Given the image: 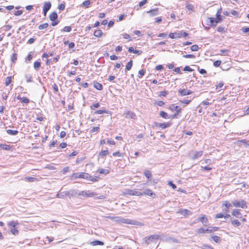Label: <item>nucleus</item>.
<instances>
[{"label": "nucleus", "instance_id": "c756f323", "mask_svg": "<svg viewBox=\"0 0 249 249\" xmlns=\"http://www.w3.org/2000/svg\"><path fill=\"white\" fill-rule=\"evenodd\" d=\"M132 64H133V61L132 60H130V61H129L126 66H125V70L126 71H129L131 70V68H132Z\"/></svg>", "mask_w": 249, "mask_h": 249}, {"label": "nucleus", "instance_id": "a19ab883", "mask_svg": "<svg viewBox=\"0 0 249 249\" xmlns=\"http://www.w3.org/2000/svg\"><path fill=\"white\" fill-rule=\"evenodd\" d=\"M17 60V54L16 53H13L11 57V60L13 62L15 63Z\"/></svg>", "mask_w": 249, "mask_h": 249}, {"label": "nucleus", "instance_id": "c03bdc74", "mask_svg": "<svg viewBox=\"0 0 249 249\" xmlns=\"http://www.w3.org/2000/svg\"><path fill=\"white\" fill-rule=\"evenodd\" d=\"M232 225L235 226H239L241 224V223L238 220H233L231 221Z\"/></svg>", "mask_w": 249, "mask_h": 249}, {"label": "nucleus", "instance_id": "4d7b16f0", "mask_svg": "<svg viewBox=\"0 0 249 249\" xmlns=\"http://www.w3.org/2000/svg\"><path fill=\"white\" fill-rule=\"evenodd\" d=\"M32 52H30L28 53L26 58V60L27 61H30L32 58H33V55H32L31 54Z\"/></svg>", "mask_w": 249, "mask_h": 249}, {"label": "nucleus", "instance_id": "a878e982", "mask_svg": "<svg viewBox=\"0 0 249 249\" xmlns=\"http://www.w3.org/2000/svg\"><path fill=\"white\" fill-rule=\"evenodd\" d=\"M211 239L216 243H219L221 241V238L216 235H212Z\"/></svg>", "mask_w": 249, "mask_h": 249}, {"label": "nucleus", "instance_id": "9d476101", "mask_svg": "<svg viewBox=\"0 0 249 249\" xmlns=\"http://www.w3.org/2000/svg\"><path fill=\"white\" fill-rule=\"evenodd\" d=\"M169 36L171 38H178L181 37V33L180 32V31H178L175 33H171L169 35Z\"/></svg>", "mask_w": 249, "mask_h": 249}, {"label": "nucleus", "instance_id": "c85d7f7f", "mask_svg": "<svg viewBox=\"0 0 249 249\" xmlns=\"http://www.w3.org/2000/svg\"><path fill=\"white\" fill-rule=\"evenodd\" d=\"M40 66H41L40 62H39L38 61H36L35 62V63L34 64V68L37 71L38 70V69L40 67Z\"/></svg>", "mask_w": 249, "mask_h": 249}, {"label": "nucleus", "instance_id": "412c9836", "mask_svg": "<svg viewBox=\"0 0 249 249\" xmlns=\"http://www.w3.org/2000/svg\"><path fill=\"white\" fill-rule=\"evenodd\" d=\"M198 220L200 221L202 223L205 224H207L208 222V218L205 216V215H203L202 217H200L198 218Z\"/></svg>", "mask_w": 249, "mask_h": 249}, {"label": "nucleus", "instance_id": "6e6d98bb", "mask_svg": "<svg viewBox=\"0 0 249 249\" xmlns=\"http://www.w3.org/2000/svg\"><path fill=\"white\" fill-rule=\"evenodd\" d=\"M21 101L22 103L28 104L30 102V100L26 97H24L22 98Z\"/></svg>", "mask_w": 249, "mask_h": 249}, {"label": "nucleus", "instance_id": "39448f33", "mask_svg": "<svg viewBox=\"0 0 249 249\" xmlns=\"http://www.w3.org/2000/svg\"><path fill=\"white\" fill-rule=\"evenodd\" d=\"M96 193L91 191H82L78 193L79 196H82L83 197H94L96 196Z\"/></svg>", "mask_w": 249, "mask_h": 249}, {"label": "nucleus", "instance_id": "4be33fe9", "mask_svg": "<svg viewBox=\"0 0 249 249\" xmlns=\"http://www.w3.org/2000/svg\"><path fill=\"white\" fill-rule=\"evenodd\" d=\"M90 245H91L92 246H97V245L103 246L104 245V243L102 241H100L99 240H95V241L91 242Z\"/></svg>", "mask_w": 249, "mask_h": 249}, {"label": "nucleus", "instance_id": "f8f14e48", "mask_svg": "<svg viewBox=\"0 0 249 249\" xmlns=\"http://www.w3.org/2000/svg\"><path fill=\"white\" fill-rule=\"evenodd\" d=\"M156 126L160 127L162 129L166 128L171 125L170 123H155Z\"/></svg>", "mask_w": 249, "mask_h": 249}, {"label": "nucleus", "instance_id": "6e6552de", "mask_svg": "<svg viewBox=\"0 0 249 249\" xmlns=\"http://www.w3.org/2000/svg\"><path fill=\"white\" fill-rule=\"evenodd\" d=\"M52 4L49 1L44 2L43 6V12L44 16H46L47 12L50 9Z\"/></svg>", "mask_w": 249, "mask_h": 249}, {"label": "nucleus", "instance_id": "f704fd0d", "mask_svg": "<svg viewBox=\"0 0 249 249\" xmlns=\"http://www.w3.org/2000/svg\"><path fill=\"white\" fill-rule=\"evenodd\" d=\"M186 8L189 11L192 12L194 11V6L192 4H187L185 6Z\"/></svg>", "mask_w": 249, "mask_h": 249}, {"label": "nucleus", "instance_id": "79ce46f5", "mask_svg": "<svg viewBox=\"0 0 249 249\" xmlns=\"http://www.w3.org/2000/svg\"><path fill=\"white\" fill-rule=\"evenodd\" d=\"M10 231L14 235H17L18 234V231L16 228V227L12 228Z\"/></svg>", "mask_w": 249, "mask_h": 249}, {"label": "nucleus", "instance_id": "e433bc0d", "mask_svg": "<svg viewBox=\"0 0 249 249\" xmlns=\"http://www.w3.org/2000/svg\"><path fill=\"white\" fill-rule=\"evenodd\" d=\"M49 26V24L48 23H43V24H40L39 26H38V29L39 30H43L44 29H46L48 28V27Z\"/></svg>", "mask_w": 249, "mask_h": 249}, {"label": "nucleus", "instance_id": "423d86ee", "mask_svg": "<svg viewBox=\"0 0 249 249\" xmlns=\"http://www.w3.org/2000/svg\"><path fill=\"white\" fill-rule=\"evenodd\" d=\"M159 238V235L154 234L146 236L143 239V240L147 245H149L151 242H152L155 240H158Z\"/></svg>", "mask_w": 249, "mask_h": 249}, {"label": "nucleus", "instance_id": "bb28decb", "mask_svg": "<svg viewBox=\"0 0 249 249\" xmlns=\"http://www.w3.org/2000/svg\"><path fill=\"white\" fill-rule=\"evenodd\" d=\"M107 113L108 111L106 109H99L94 112L93 114H101L103 113Z\"/></svg>", "mask_w": 249, "mask_h": 249}, {"label": "nucleus", "instance_id": "20e7f679", "mask_svg": "<svg viewBox=\"0 0 249 249\" xmlns=\"http://www.w3.org/2000/svg\"><path fill=\"white\" fill-rule=\"evenodd\" d=\"M79 178L86 179L87 180H91L93 182H95L97 181V179L92 178L89 174L84 172L80 173L79 176H78Z\"/></svg>", "mask_w": 249, "mask_h": 249}, {"label": "nucleus", "instance_id": "5701e85b", "mask_svg": "<svg viewBox=\"0 0 249 249\" xmlns=\"http://www.w3.org/2000/svg\"><path fill=\"white\" fill-rule=\"evenodd\" d=\"M215 23H220L222 20V16L219 14V12H217L216 14Z\"/></svg>", "mask_w": 249, "mask_h": 249}, {"label": "nucleus", "instance_id": "58836bf2", "mask_svg": "<svg viewBox=\"0 0 249 249\" xmlns=\"http://www.w3.org/2000/svg\"><path fill=\"white\" fill-rule=\"evenodd\" d=\"M25 78L26 79V81L27 83L32 82V76L30 74H25Z\"/></svg>", "mask_w": 249, "mask_h": 249}, {"label": "nucleus", "instance_id": "5fc2aeb1", "mask_svg": "<svg viewBox=\"0 0 249 249\" xmlns=\"http://www.w3.org/2000/svg\"><path fill=\"white\" fill-rule=\"evenodd\" d=\"M179 102L182 104H185L186 105H188L191 102V100H180Z\"/></svg>", "mask_w": 249, "mask_h": 249}, {"label": "nucleus", "instance_id": "8fccbe9b", "mask_svg": "<svg viewBox=\"0 0 249 249\" xmlns=\"http://www.w3.org/2000/svg\"><path fill=\"white\" fill-rule=\"evenodd\" d=\"M198 46L197 45H193L191 46V49L192 51H197L198 50Z\"/></svg>", "mask_w": 249, "mask_h": 249}, {"label": "nucleus", "instance_id": "72a5a7b5", "mask_svg": "<svg viewBox=\"0 0 249 249\" xmlns=\"http://www.w3.org/2000/svg\"><path fill=\"white\" fill-rule=\"evenodd\" d=\"M196 232L198 234L207 233V231H206V229H205L203 228H200L198 229L196 231Z\"/></svg>", "mask_w": 249, "mask_h": 249}, {"label": "nucleus", "instance_id": "aec40b11", "mask_svg": "<svg viewBox=\"0 0 249 249\" xmlns=\"http://www.w3.org/2000/svg\"><path fill=\"white\" fill-rule=\"evenodd\" d=\"M232 215L235 216L237 218H240L241 217V213L237 209H235L233 211L232 213Z\"/></svg>", "mask_w": 249, "mask_h": 249}, {"label": "nucleus", "instance_id": "473e14b6", "mask_svg": "<svg viewBox=\"0 0 249 249\" xmlns=\"http://www.w3.org/2000/svg\"><path fill=\"white\" fill-rule=\"evenodd\" d=\"M98 172H99L100 174H107L109 173V170L107 169H99L97 171Z\"/></svg>", "mask_w": 249, "mask_h": 249}, {"label": "nucleus", "instance_id": "6ab92c4d", "mask_svg": "<svg viewBox=\"0 0 249 249\" xmlns=\"http://www.w3.org/2000/svg\"><path fill=\"white\" fill-rule=\"evenodd\" d=\"M18 225V221H11L7 223V225L9 227H12V228H15Z\"/></svg>", "mask_w": 249, "mask_h": 249}, {"label": "nucleus", "instance_id": "864d4df0", "mask_svg": "<svg viewBox=\"0 0 249 249\" xmlns=\"http://www.w3.org/2000/svg\"><path fill=\"white\" fill-rule=\"evenodd\" d=\"M220 51L221 52L220 54L225 56L228 55L227 53L229 52L228 50H221Z\"/></svg>", "mask_w": 249, "mask_h": 249}, {"label": "nucleus", "instance_id": "37998d69", "mask_svg": "<svg viewBox=\"0 0 249 249\" xmlns=\"http://www.w3.org/2000/svg\"><path fill=\"white\" fill-rule=\"evenodd\" d=\"M99 107L100 104L99 103H96L92 105L90 107L91 110H94L95 108Z\"/></svg>", "mask_w": 249, "mask_h": 249}, {"label": "nucleus", "instance_id": "f03ea898", "mask_svg": "<svg viewBox=\"0 0 249 249\" xmlns=\"http://www.w3.org/2000/svg\"><path fill=\"white\" fill-rule=\"evenodd\" d=\"M114 221L119 224L124 223L139 226H143V224L140 222L128 218H124L122 217H115L114 218Z\"/></svg>", "mask_w": 249, "mask_h": 249}, {"label": "nucleus", "instance_id": "0e129e2a", "mask_svg": "<svg viewBox=\"0 0 249 249\" xmlns=\"http://www.w3.org/2000/svg\"><path fill=\"white\" fill-rule=\"evenodd\" d=\"M231 14L233 16H235L236 17H237L239 15V13L237 11H235V10H231Z\"/></svg>", "mask_w": 249, "mask_h": 249}, {"label": "nucleus", "instance_id": "f3484780", "mask_svg": "<svg viewBox=\"0 0 249 249\" xmlns=\"http://www.w3.org/2000/svg\"><path fill=\"white\" fill-rule=\"evenodd\" d=\"M148 13L150 14V16L151 17L155 16L158 15V8H155L153 10H151L148 12Z\"/></svg>", "mask_w": 249, "mask_h": 249}, {"label": "nucleus", "instance_id": "2eb2a0df", "mask_svg": "<svg viewBox=\"0 0 249 249\" xmlns=\"http://www.w3.org/2000/svg\"><path fill=\"white\" fill-rule=\"evenodd\" d=\"M126 114L125 117L126 118H129L133 119H136V116L135 114L131 111H128L126 113H125Z\"/></svg>", "mask_w": 249, "mask_h": 249}, {"label": "nucleus", "instance_id": "cd10ccee", "mask_svg": "<svg viewBox=\"0 0 249 249\" xmlns=\"http://www.w3.org/2000/svg\"><path fill=\"white\" fill-rule=\"evenodd\" d=\"M94 87L98 90H101L103 89V86L101 84L96 82L94 83Z\"/></svg>", "mask_w": 249, "mask_h": 249}, {"label": "nucleus", "instance_id": "338daca9", "mask_svg": "<svg viewBox=\"0 0 249 249\" xmlns=\"http://www.w3.org/2000/svg\"><path fill=\"white\" fill-rule=\"evenodd\" d=\"M184 71H192L193 69H192L189 66H186L184 68Z\"/></svg>", "mask_w": 249, "mask_h": 249}, {"label": "nucleus", "instance_id": "774afa93", "mask_svg": "<svg viewBox=\"0 0 249 249\" xmlns=\"http://www.w3.org/2000/svg\"><path fill=\"white\" fill-rule=\"evenodd\" d=\"M243 33H247L249 32V27L243 28L242 29Z\"/></svg>", "mask_w": 249, "mask_h": 249}, {"label": "nucleus", "instance_id": "7c9ffc66", "mask_svg": "<svg viewBox=\"0 0 249 249\" xmlns=\"http://www.w3.org/2000/svg\"><path fill=\"white\" fill-rule=\"evenodd\" d=\"M25 179L28 182H34L37 180V179L36 178L31 177H25Z\"/></svg>", "mask_w": 249, "mask_h": 249}, {"label": "nucleus", "instance_id": "393cba45", "mask_svg": "<svg viewBox=\"0 0 249 249\" xmlns=\"http://www.w3.org/2000/svg\"><path fill=\"white\" fill-rule=\"evenodd\" d=\"M103 35V32L101 30H97L94 33V36L96 37H101Z\"/></svg>", "mask_w": 249, "mask_h": 249}, {"label": "nucleus", "instance_id": "9b49d317", "mask_svg": "<svg viewBox=\"0 0 249 249\" xmlns=\"http://www.w3.org/2000/svg\"><path fill=\"white\" fill-rule=\"evenodd\" d=\"M142 195H147L152 197V198H155L156 196V194L153 193L150 189H146L143 193H142Z\"/></svg>", "mask_w": 249, "mask_h": 249}, {"label": "nucleus", "instance_id": "4c0bfd02", "mask_svg": "<svg viewBox=\"0 0 249 249\" xmlns=\"http://www.w3.org/2000/svg\"><path fill=\"white\" fill-rule=\"evenodd\" d=\"M144 175L147 178L149 179L152 177L151 172L149 170H146L144 172Z\"/></svg>", "mask_w": 249, "mask_h": 249}, {"label": "nucleus", "instance_id": "a18cd8bd", "mask_svg": "<svg viewBox=\"0 0 249 249\" xmlns=\"http://www.w3.org/2000/svg\"><path fill=\"white\" fill-rule=\"evenodd\" d=\"M223 206L226 207L227 209H229L232 207L231 204H230L228 201H225L224 202L223 204Z\"/></svg>", "mask_w": 249, "mask_h": 249}, {"label": "nucleus", "instance_id": "052dcab7", "mask_svg": "<svg viewBox=\"0 0 249 249\" xmlns=\"http://www.w3.org/2000/svg\"><path fill=\"white\" fill-rule=\"evenodd\" d=\"M99 130V127L96 126V127H93L92 129L90 130L91 133H93L94 132H98Z\"/></svg>", "mask_w": 249, "mask_h": 249}, {"label": "nucleus", "instance_id": "13d9d810", "mask_svg": "<svg viewBox=\"0 0 249 249\" xmlns=\"http://www.w3.org/2000/svg\"><path fill=\"white\" fill-rule=\"evenodd\" d=\"M144 73H145V71L143 70H140L139 71V78L142 77L144 75Z\"/></svg>", "mask_w": 249, "mask_h": 249}, {"label": "nucleus", "instance_id": "7ed1b4c3", "mask_svg": "<svg viewBox=\"0 0 249 249\" xmlns=\"http://www.w3.org/2000/svg\"><path fill=\"white\" fill-rule=\"evenodd\" d=\"M232 204L235 207H240L242 209H246L248 207L246 201L243 199H241L239 201L234 200L232 201Z\"/></svg>", "mask_w": 249, "mask_h": 249}, {"label": "nucleus", "instance_id": "a211bd4d", "mask_svg": "<svg viewBox=\"0 0 249 249\" xmlns=\"http://www.w3.org/2000/svg\"><path fill=\"white\" fill-rule=\"evenodd\" d=\"M57 18L58 15L55 12H53L49 16L50 20H55V19H57Z\"/></svg>", "mask_w": 249, "mask_h": 249}, {"label": "nucleus", "instance_id": "49530a36", "mask_svg": "<svg viewBox=\"0 0 249 249\" xmlns=\"http://www.w3.org/2000/svg\"><path fill=\"white\" fill-rule=\"evenodd\" d=\"M90 4V1L89 0H86L82 3V5L86 7H88Z\"/></svg>", "mask_w": 249, "mask_h": 249}, {"label": "nucleus", "instance_id": "09e8293b", "mask_svg": "<svg viewBox=\"0 0 249 249\" xmlns=\"http://www.w3.org/2000/svg\"><path fill=\"white\" fill-rule=\"evenodd\" d=\"M210 21L212 24V26H215L216 23H215V19L213 18H210Z\"/></svg>", "mask_w": 249, "mask_h": 249}, {"label": "nucleus", "instance_id": "dca6fc26", "mask_svg": "<svg viewBox=\"0 0 249 249\" xmlns=\"http://www.w3.org/2000/svg\"><path fill=\"white\" fill-rule=\"evenodd\" d=\"M218 229L219 228L216 227H209L206 231H207V233H212L217 231Z\"/></svg>", "mask_w": 249, "mask_h": 249}, {"label": "nucleus", "instance_id": "0eeeda50", "mask_svg": "<svg viewBox=\"0 0 249 249\" xmlns=\"http://www.w3.org/2000/svg\"><path fill=\"white\" fill-rule=\"evenodd\" d=\"M192 155H191V159L192 160H196L198 158L201 157L203 154V151L202 150L200 151H194L192 152Z\"/></svg>", "mask_w": 249, "mask_h": 249}, {"label": "nucleus", "instance_id": "603ef678", "mask_svg": "<svg viewBox=\"0 0 249 249\" xmlns=\"http://www.w3.org/2000/svg\"><path fill=\"white\" fill-rule=\"evenodd\" d=\"M221 63V61L220 60H216L213 62V66L215 67H219Z\"/></svg>", "mask_w": 249, "mask_h": 249}, {"label": "nucleus", "instance_id": "f257e3e1", "mask_svg": "<svg viewBox=\"0 0 249 249\" xmlns=\"http://www.w3.org/2000/svg\"><path fill=\"white\" fill-rule=\"evenodd\" d=\"M169 108L172 111H176V113L174 115L170 116L164 111H161L160 113V116L164 119H173L174 118H177L178 114L181 111V108L179 106H176L175 104H172L170 105Z\"/></svg>", "mask_w": 249, "mask_h": 249}, {"label": "nucleus", "instance_id": "bf43d9fd", "mask_svg": "<svg viewBox=\"0 0 249 249\" xmlns=\"http://www.w3.org/2000/svg\"><path fill=\"white\" fill-rule=\"evenodd\" d=\"M68 192H71L70 195L68 196L69 197H71V196H73L76 195V192L73 190H71Z\"/></svg>", "mask_w": 249, "mask_h": 249}, {"label": "nucleus", "instance_id": "3c124183", "mask_svg": "<svg viewBox=\"0 0 249 249\" xmlns=\"http://www.w3.org/2000/svg\"><path fill=\"white\" fill-rule=\"evenodd\" d=\"M183 57L186 58H194L196 57L195 55L194 54H185L183 55Z\"/></svg>", "mask_w": 249, "mask_h": 249}, {"label": "nucleus", "instance_id": "1a4fd4ad", "mask_svg": "<svg viewBox=\"0 0 249 249\" xmlns=\"http://www.w3.org/2000/svg\"><path fill=\"white\" fill-rule=\"evenodd\" d=\"M192 92V91L187 89H179L178 90V95L181 96L190 95Z\"/></svg>", "mask_w": 249, "mask_h": 249}, {"label": "nucleus", "instance_id": "b1692460", "mask_svg": "<svg viewBox=\"0 0 249 249\" xmlns=\"http://www.w3.org/2000/svg\"><path fill=\"white\" fill-rule=\"evenodd\" d=\"M6 132L9 135L13 136L17 135L18 133V130H13L11 129L7 130Z\"/></svg>", "mask_w": 249, "mask_h": 249}, {"label": "nucleus", "instance_id": "de8ad7c7", "mask_svg": "<svg viewBox=\"0 0 249 249\" xmlns=\"http://www.w3.org/2000/svg\"><path fill=\"white\" fill-rule=\"evenodd\" d=\"M71 30V26H65L62 30V31L70 32Z\"/></svg>", "mask_w": 249, "mask_h": 249}, {"label": "nucleus", "instance_id": "e2e57ef3", "mask_svg": "<svg viewBox=\"0 0 249 249\" xmlns=\"http://www.w3.org/2000/svg\"><path fill=\"white\" fill-rule=\"evenodd\" d=\"M122 35H123V38L124 39H128L129 40H131L130 39V36L128 34H123Z\"/></svg>", "mask_w": 249, "mask_h": 249}, {"label": "nucleus", "instance_id": "ddd939ff", "mask_svg": "<svg viewBox=\"0 0 249 249\" xmlns=\"http://www.w3.org/2000/svg\"><path fill=\"white\" fill-rule=\"evenodd\" d=\"M71 192L68 191H64L60 194H57L56 197L58 198H64L65 196H69Z\"/></svg>", "mask_w": 249, "mask_h": 249}, {"label": "nucleus", "instance_id": "ea45409f", "mask_svg": "<svg viewBox=\"0 0 249 249\" xmlns=\"http://www.w3.org/2000/svg\"><path fill=\"white\" fill-rule=\"evenodd\" d=\"M201 249H213V248L210 245L203 244L200 247Z\"/></svg>", "mask_w": 249, "mask_h": 249}, {"label": "nucleus", "instance_id": "69168bd1", "mask_svg": "<svg viewBox=\"0 0 249 249\" xmlns=\"http://www.w3.org/2000/svg\"><path fill=\"white\" fill-rule=\"evenodd\" d=\"M53 90H54V92L56 93L58 91V87L57 86V85L56 84H54L53 85Z\"/></svg>", "mask_w": 249, "mask_h": 249}, {"label": "nucleus", "instance_id": "2f4dec72", "mask_svg": "<svg viewBox=\"0 0 249 249\" xmlns=\"http://www.w3.org/2000/svg\"><path fill=\"white\" fill-rule=\"evenodd\" d=\"M109 154V151L107 150H102L99 154V156L103 157Z\"/></svg>", "mask_w": 249, "mask_h": 249}, {"label": "nucleus", "instance_id": "4468645a", "mask_svg": "<svg viewBox=\"0 0 249 249\" xmlns=\"http://www.w3.org/2000/svg\"><path fill=\"white\" fill-rule=\"evenodd\" d=\"M128 194L131 196H140L142 195V192L134 190H128Z\"/></svg>", "mask_w": 249, "mask_h": 249}, {"label": "nucleus", "instance_id": "680f3d73", "mask_svg": "<svg viewBox=\"0 0 249 249\" xmlns=\"http://www.w3.org/2000/svg\"><path fill=\"white\" fill-rule=\"evenodd\" d=\"M224 85L223 82H220L216 86V89H219L223 87Z\"/></svg>", "mask_w": 249, "mask_h": 249}, {"label": "nucleus", "instance_id": "c9c22d12", "mask_svg": "<svg viewBox=\"0 0 249 249\" xmlns=\"http://www.w3.org/2000/svg\"><path fill=\"white\" fill-rule=\"evenodd\" d=\"M12 76H8L6 79H5V84L6 86H9L10 83H11V81H12Z\"/></svg>", "mask_w": 249, "mask_h": 249}]
</instances>
